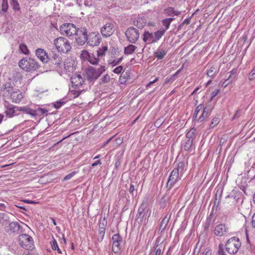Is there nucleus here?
<instances>
[{
	"label": "nucleus",
	"instance_id": "1",
	"mask_svg": "<svg viewBox=\"0 0 255 255\" xmlns=\"http://www.w3.org/2000/svg\"><path fill=\"white\" fill-rule=\"evenodd\" d=\"M16 88L15 83L11 79L4 85V95L6 98L7 100H9L6 101L5 104V114L9 117H12L15 116V106L11 104L10 103H15L16 102Z\"/></svg>",
	"mask_w": 255,
	"mask_h": 255
},
{
	"label": "nucleus",
	"instance_id": "2",
	"mask_svg": "<svg viewBox=\"0 0 255 255\" xmlns=\"http://www.w3.org/2000/svg\"><path fill=\"white\" fill-rule=\"evenodd\" d=\"M185 170V163L183 162H180L177 167L171 172L167 186L171 188L179 180L183 174Z\"/></svg>",
	"mask_w": 255,
	"mask_h": 255
},
{
	"label": "nucleus",
	"instance_id": "3",
	"mask_svg": "<svg viewBox=\"0 0 255 255\" xmlns=\"http://www.w3.org/2000/svg\"><path fill=\"white\" fill-rule=\"evenodd\" d=\"M53 44L58 52L67 53L71 49L69 41L63 37H59L55 39Z\"/></svg>",
	"mask_w": 255,
	"mask_h": 255
},
{
	"label": "nucleus",
	"instance_id": "4",
	"mask_svg": "<svg viewBox=\"0 0 255 255\" xmlns=\"http://www.w3.org/2000/svg\"><path fill=\"white\" fill-rule=\"evenodd\" d=\"M106 70L105 66H101L99 68L95 69L92 67L86 69V76L88 81L96 80Z\"/></svg>",
	"mask_w": 255,
	"mask_h": 255
},
{
	"label": "nucleus",
	"instance_id": "5",
	"mask_svg": "<svg viewBox=\"0 0 255 255\" xmlns=\"http://www.w3.org/2000/svg\"><path fill=\"white\" fill-rule=\"evenodd\" d=\"M241 246L238 238L232 237L229 239L226 244V250L230 254H235L238 252Z\"/></svg>",
	"mask_w": 255,
	"mask_h": 255
},
{
	"label": "nucleus",
	"instance_id": "6",
	"mask_svg": "<svg viewBox=\"0 0 255 255\" xmlns=\"http://www.w3.org/2000/svg\"><path fill=\"white\" fill-rule=\"evenodd\" d=\"M18 242L20 246L25 250H30L34 248L32 238L26 234L19 235Z\"/></svg>",
	"mask_w": 255,
	"mask_h": 255
},
{
	"label": "nucleus",
	"instance_id": "7",
	"mask_svg": "<svg viewBox=\"0 0 255 255\" xmlns=\"http://www.w3.org/2000/svg\"><path fill=\"white\" fill-rule=\"evenodd\" d=\"M61 34L68 37L74 36L77 32L75 25L72 23H64L60 27Z\"/></svg>",
	"mask_w": 255,
	"mask_h": 255
},
{
	"label": "nucleus",
	"instance_id": "8",
	"mask_svg": "<svg viewBox=\"0 0 255 255\" xmlns=\"http://www.w3.org/2000/svg\"><path fill=\"white\" fill-rule=\"evenodd\" d=\"M74 35L76 36V41L79 45H83L87 42V31L85 27L77 29V32Z\"/></svg>",
	"mask_w": 255,
	"mask_h": 255
},
{
	"label": "nucleus",
	"instance_id": "9",
	"mask_svg": "<svg viewBox=\"0 0 255 255\" xmlns=\"http://www.w3.org/2000/svg\"><path fill=\"white\" fill-rule=\"evenodd\" d=\"M115 31L114 23L112 21L107 22L101 28V32L104 37L111 36Z\"/></svg>",
	"mask_w": 255,
	"mask_h": 255
},
{
	"label": "nucleus",
	"instance_id": "10",
	"mask_svg": "<svg viewBox=\"0 0 255 255\" xmlns=\"http://www.w3.org/2000/svg\"><path fill=\"white\" fill-rule=\"evenodd\" d=\"M63 65L67 73H73L76 69L77 62L74 58L68 57L65 60Z\"/></svg>",
	"mask_w": 255,
	"mask_h": 255
},
{
	"label": "nucleus",
	"instance_id": "11",
	"mask_svg": "<svg viewBox=\"0 0 255 255\" xmlns=\"http://www.w3.org/2000/svg\"><path fill=\"white\" fill-rule=\"evenodd\" d=\"M80 57L83 60L88 61L92 65H97L99 63V58L97 56V54L89 53L86 50L82 51Z\"/></svg>",
	"mask_w": 255,
	"mask_h": 255
},
{
	"label": "nucleus",
	"instance_id": "12",
	"mask_svg": "<svg viewBox=\"0 0 255 255\" xmlns=\"http://www.w3.org/2000/svg\"><path fill=\"white\" fill-rule=\"evenodd\" d=\"M125 33L129 42L131 43H135L138 39L139 36L138 30L132 26L129 27L126 30Z\"/></svg>",
	"mask_w": 255,
	"mask_h": 255
},
{
	"label": "nucleus",
	"instance_id": "13",
	"mask_svg": "<svg viewBox=\"0 0 255 255\" xmlns=\"http://www.w3.org/2000/svg\"><path fill=\"white\" fill-rule=\"evenodd\" d=\"M72 87L76 88H84L86 81L83 76L78 74L73 75L71 78Z\"/></svg>",
	"mask_w": 255,
	"mask_h": 255
},
{
	"label": "nucleus",
	"instance_id": "14",
	"mask_svg": "<svg viewBox=\"0 0 255 255\" xmlns=\"http://www.w3.org/2000/svg\"><path fill=\"white\" fill-rule=\"evenodd\" d=\"M101 36L98 33H92L88 37L87 42L92 46H97L101 42Z\"/></svg>",
	"mask_w": 255,
	"mask_h": 255
},
{
	"label": "nucleus",
	"instance_id": "15",
	"mask_svg": "<svg viewBox=\"0 0 255 255\" xmlns=\"http://www.w3.org/2000/svg\"><path fill=\"white\" fill-rule=\"evenodd\" d=\"M228 230L229 228L225 224H220L215 227L214 233L218 237H222L227 234Z\"/></svg>",
	"mask_w": 255,
	"mask_h": 255
},
{
	"label": "nucleus",
	"instance_id": "16",
	"mask_svg": "<svg viewBox=\"0 0 255 255\" xmlns=\"http://www.w3.org/2000/svg\"><path fill=\"white\" fill-rule=\"evenodd\" d=\"M35 54L37 58L43 63H46L49 61V57L43 49H37L35 51Z\"/></svg>",
	"mask_w": 255,
	"mask_h": 255
},
{
	"label": "nucleus",
	"instance_id": "17",
	"mask_svg": "<svg viewBox=\"0 0 255 255\" xmlns=\"http://www.w3.org/2000/svg\"><path fill=\"white\" fill-rule=\"evenodd\" d=\"M49 61L51 63L57 65L58 67H60L62 64V58L59 54L52 52L49 57Z\"/></svg>",
	"mask_w": 255,
	"mask_h": 255
},
{
	"label": "nucleus",
	"instance_id": "18",
	"mask_svg": "<svg viewBox=\"0 0 255 255\" xmlns=\"http://www.w3.org/2000/svg\"><path fill=\"white\" fill-rule=\"evenodd\" d=\"M143 41L147 44H150L155 42L154 35L148 31H145L143 34Z\"/></svg>",
	"mask_w": 255,
	"mask_h": 255
},
{
	"label": "nucleus",
	"instance_id": "19",
	"mask_svg": "<svg viewBox=\"0 0 255 255\" xmlns=\"http://www.w3.org/2000/svg\"><path fill=\"white\" fill-rule=\"evenodd\" d=\"M146 23V19L144 17H138L133 21V24L138 28H143Z\"/></svg>",
	"mask_w": 255,
	"mask_h": 255
},
{
	"label": "nucleus",
	"instance_id": "20",
	"mask_svg": "<svg viewBox=\"0 0 255 255\" xmlns=\"http://www.w3.org/2000/svg\"><path fill=\"white\" fill-rule=\"evenodd\" d=\"M212 109L210 107H206L204 108L202 115L199 118L198 121L202 122L208 118L211 114Z\"/></svg>",
	"mask_w": 255,
	"mask_h": 255
},
{
	"label": "nucleus",
	"instance_id": "21",
	"mask_svg": "<svg viewBox=\"0 0 255 255\" xmlns=\"http://www.w3.org/2000/svg\"><path fill=\"white\" fill-rule=\"evenodd\" d=\"M166 53L167 51L160 47L154 52V55L158 60H161L166 55Z\"/></svg>",
	"mask_w": 255,
	"mask_h": 255
},
{
	"label": "nucleus",
	"instance_id": "22",
	"mask_svg": "<svg viewBox=\"0 0 255 255\" xmlns=\"http://www.w3.org/2000/svg\"><path fill=\"white\" fill-rule=\"evenodd\" d=\"M29 63V59L23 58L19 61L18 65L21 69L26 71H28Z\"/></svg>",
	"mask_w": 255,
	"mask_h": 255
},
{
	"label": "nucleus",
	"instance_id": "23",
	"mask_svg": "<svg viewBox=\"0 0 255 255\" xmlns=\"http://www.w3.org/2000/svg\"><path fill=\"white\" fill-rule=\"evenodd\" d=\"M28 71H34L38 68L39 64L36 61L32 58H29Z\"/></svg>",
	"mask_w": 255,
	"mask_h": 255
},
{
	"label": "nucleus",
	"instance_id": "24",
	"mask_svg": "<svg viewBox=\"0 0 255 255\" xmlns=\"http://www.w3.org/2000/svg\"><path fill=\"white\" fill-rule=\"evenodd\" d=\"M28 227L25 224L19 221V222H17V232L19 233H23L25 232L26 230H28ZM18 234V233H17Z\"/></svg>",
	"mask_w": 255,
	"mask_h": 255
},
{
	"label": "nucleus",
	"instance_id": "25",
	"mask_svg": "<svg viewBox=\"0 0 255 255\" xmlns=\"http://www.w3.org/2000/svg\"><path fill=\"white\" fill-rule=\"evenodd\" d=\"M108 51V47L107 46H103L99 48L97 51V56L99 58L103 57L106 54V52Z\"/></svg>",
	"mask_w": 255,
	"mask_h": 255
},
{
	"label": "nucleus",
	"instance_id": "26",
	"mask_svg": "<svg viewBox=\"0 0 255 255\" xmlns=\"http://www.w3.org/2000/svg\"><path fill=\"white\" fill-rule=\"evenodd\" d=\"M170 217H168L167 215L165 216L162 220L159 230H161V232H163L166 228L169 221Z\"/></svg>",
	"mask_w": 255,
	"mask_h": 255
},
{
	"label": "nucleus",
	"instance_id": "27",
	"mask_svg": "<svg viewBox=\"0 0 255 255\" xmlns=\"http://www.w3.org/2000/svg\"><path fill=\"white\" fill-rule=\"evenodd\" d=\"M47 112L46 110L38 108L36 110H31V115L32 116H42Z\"/></svg>",
	"mask_w": 255,
	"mask_h": 255
},
{
	"label": "nucleus",
	"instance_id": "28",
	"mask_svg": "<svg viewBox=\"0 0 255 255\" xmlns=\"http://www.w3.org/2000/svg\"><path fill=\"white\" fill-rule=\"evenodd\" d=\"M193 139H187L184 144L183 148L186 151H191L193 148Z\"/></svg>",
	"mask_w": 255,
	"mask_h": 255
},
{
	"label": "nucleus",
	"instance_id": "29",
	"mask_svg": "<svg viewBox=\"0 0 255 255\" xmlns=\"http://www.w3.org/2000/svg\"><path fill=\"white\" fill-rule=\"evenodd\" d=\"M19 51L21 53L25 55H29L30 51L28 50L27 46L24 44H20L19 46Z\"/></svg>",
	"mask_w": 255,
	"mask_h": 255
},
{
	"label": "nucleus",
	"instance_id": "30",
	"mask_svg": "<svg viewBox=\"0 0 255 255\" xmlns=\"http://www.w3.org/2000/svg\"><path fill=\"white\" fill-rule=\"evenodd\" d=\"M144 216V209L142 208H139L138 210V213L136 215V220L138 222H142Z\"/></svg>",
	"mask_w": 255,
	"mask_h": 255
},
{
	"label": "nucleus",
	"instance_id": "31",
	"mask_svg": "<svg viewBox=\"0 0 255 255\" xmlns=\"http://www.w3.org/2000/svg\"><path fill=\"white\" fill-rule=\"evenodd\" d=\"M105 228L104 227H99L98 233L99 236L98 237V240L99 242H102L104 239L105 233Z\"/></svg>",
	"mask_w": 255,
	"mask_h": 255
},
{
	"label": "nucleus",
	"instance_id": "32",
	"mask_svg": "<svg viewBox=\"0 0 255 255\" xmlns=\"http://www.w3.org/2000/svg\"><path fill=\"white\" fill-rule=\"evenodd\" d=\"M136 47L133 45L130 44L126 47L125 48V53L126 54H132L136 49Z\"/></svg>",
	"mask_w": 255,
	"mask_h": 255
},
{
	"label": "nucleus",
	"instance_id": "33",
	"mask_svg": "<svg viewBox=\"0 0 255 255\" xmlns=\"http://www.w3.org/2000/svg\"><path fill=\"white\" fill-rule=\"evenodd\" d=\"M217 73V70L215 66H212L207 71V74L209 77L214 78Z\"/></svg>",
	"mask_w": 255,
	"mask_h": 255
},
{
	"label": "nucleus",
	"instance_id": "34",
	"mask_svg": "<svg viewBox=\"0 0 255 255\" xmlns=\"http://www.w3.org/2000/svg\"><path fill=\"white\" fill-rule=\"evenodd\" d=\"M121 242H113V252L117 254L120 253L121 247L120 244Z\"/></svg>",
	"mask_w": 255,
	"mask_h": 255
},
{
	"label": "nucleus",
	"instance_id": "35",
	"mask_svg": "<svg viewBox=\"0 0 255 255\" xmlns=\"http://www.w3.org/2000/svg\"><path fill=\"white\" fill-rule=\"evenodd\" d=\"M165 30L162 29L156 31L154 33V39L155 41L159 40V39L164 35Z\"/></svg>",
	"mask_w": 255,
	"mask_h": 255
},
{
	"label": "nucleus",
	"instance_id": "36",
	"mask_svg": "<svg viewBox=\"0 0 255 255\" xmlns=\"http://www.w3.org/2000/svg\"><path fill=\"white\" fill-rule=\"evenodd\" d=\"M31 109H29L27 107H17V111L23 112L26 114H29L31 115Z\"/></svg>",
	"mask_w": 255,
	"mask_h": 255
},
{
	"label": "nucleus",
	"instance_id": "37",
	"mask_svg": "<svg viewBox=\"0 0 255 255\" xmlns=\"http://www.w3.org/2000/svg\"><path fill=\"white\" fill-rule=\"evenodd\" d=\"M196 129L194 128H191L187 133H186V137L188 139H193V136L195 134Z\"/></svg>",
	"mask_w": 255,
	"mask_h": 255
},
{
	"label": "nucleus",
	"instance_id": "38",
	"mask_svg": "<svg viewBox=\"0 0 255 255\" xmlns=\"http://www.w3.org/2000/svg\"><path fill=\"white\" fill-rule=\"evenodd\" d=\"M77 89V90H73L71 91V93L74 95V98L77 97L82 92L85 91V89L84 88L82 89Z\"/></svg>",
	"mask_w": 255,
	"mask_h": 255
},
{
	"label": "nucleus",
	"instance_id": "39",
	"mask_svg": "<svg viewBox=\"0 0 255 255\" xmlns=\"http://www.w3.org/2000/svg\"><path fill=\"white\" fill-rule=\"evenodd\" d=\"M220 122V120L218 118H214L210 125V128H212L217 126Z\"/></svg>",
	"mask_w": 255,
	"mask_h": 255
},
{
	"label": "nucleus",
	"instance_id": "40",
	"mask_svg": "<svg viewBox=\"0 0 255 255\" xmlns=\"http://www.w3.org/2000/svg\"><path fill=\"white\" fill-rule=\"evenodd\" d=\"M110 77L108 74L104 75L101 79L100 81V84H104L105 83H108L110 81Z\"/></svg>",
	"mask_w": 255,
	"mask_h": 255
},
{
	"label": "nucleus",
	"instance_id": "41",
	"mask_svg": "<svg viewBox=\"0 0 255 255\" xmlns=\"http://www.w3.org/2000/svg\"><path fill=\"white\" fill-rule=\"evenodd\" d=\"M112 240L113 242H121L122 241V238L119 234H116L113 236Z\"/></svg>",
	"mask_w": 255,
	"mask_h": 255
},
{
	"label": "nucleus",
	"instance_id": "42",
	"mask_svg": "<svg viewBox=\"0 0 255 255\" xmlns=\"http://www.w3.org/2000/svg\"><path fill=\"white\" fill-rule=\"evenodd\" d=\"M25 93L19 90L17 91V101H20L23 98Z\"/></svg>",
	"mask_w": 255,
	"mask_h": 255
},
{
	"label": "nucleus",
	"instance_id": "43",
	"mask_svg": "<svg viewBox=\"0 0 255 255\" xmlns=\"http://www.w3.org/2000/svg\"><path fill=\"white\" fill-rule=\"evenodd\" d=\"M218 255H226L225 252L224 251L223 245L222 244H220L219 245V250L218 251Z\"/></svg>",
	"mask_w": 255,
	"mask_h": 255
},
{
	"label": "nucleus",
	"instance_id": "44",
	"mask_svg": "<svg viewBox=\"0 0 255 255\" xmlns=\"http://www.w3.org/2000/svg\"><path fill=\"white\" fill-rule=\"evenodd\" d=\"M50 244H51V248L53 250L55 251L58 248L57 243L54 239H53V241H51Z\"/></svg>",
	"mask_w": 255,
	"mask_h": 255
},
{
	"label": "nucleus",
	"instance_id": "45",
	"mask_svg": "<svg viewBox=\"0 0 255 255\" xmlns=\"http://www.w3.org/2000/svg\"><path fill=\"white\" fill-rule=\"evenodd\" d=\"M76 173V171H73L70 174L67 175L63 179V181L68 180L71 179Z\"/></svg>",
	"mask_w": 255,
	"mask_h": 255
},
{
	"label": "nucleus",
	"instance_id": "46",
	"mask_svg": "<svg viewBox=\"0 0 255 255\" xmlns=\"http://www.w3.org/2000/svg\"><path fill=\"white\" fill-rule=\"evenodd\" d=\"M123 59V57H122L119 59H118L117 60H115L113 62L110 63V64H112L113 66H115L117 65H118L119 63H120L122 61Z\"/></svg>",
	"mask_w": 255,
	"mask_h": 255
},
{
	"label": "nucleus",
	"instance_id": "47",
	"mask_svg": "<svg viewBox=\"0 0 255 255\" xmlns=\"http://www.w3.org/2000/svg\"><path fill=\"white\" fill-rule=\"evenodd\" d=\"M162 24L164 26H165V31L168 29L169 28V26L170 25V21H169V19H167L166 18V19H164L162 20Z\"/></svg>",
	"mask_w": 255,
	"mask_h": 255
},
{
	"label": "nucleus",
	"instance_id": "48",
	"mask_svg": "<svg viewBox=\"0 0 255 255\" xmlns=\"http://www.w3.org/2000/svg\"><path fill=\"white\" fill-rule=\"evenodd\" d=\"M123 70V67L122 66H118V67H116V68H115L113 70V72L116 74H120L121 73V72Z\"/></svg>",
	"mask_w": 255,
	"mask_h": 255
},
{
	"label": "nucleus",
	"instance_id": "49",
	"mask_svg": "<svg viewBox=\"0 0 255 255\" xmlns=\"http://www.w3.org/2000/svg\"><path fill=\"white\" fill-rule=\"evenodd\" d=\"M237 73V69H234L230 72V75L228 77L229 79L230 78L234 77V78L236 77V76Z\"/></svg>",
	"mask_w": 255,
	"mask_h": 255
},
{
	"label": "nucleus",
	"instance_id": "50",
	"mask_svg": "<svg viewBox=\"0 0 255 255\" xmlns=\"http://www.w3.org/2000/svg\"><path fill=\"white\" fill-rule=\"evenodd\" d=\"M249 78L250 80H252L255 79V66L254 67L253 70L250 72Z\"/></svg>",
	"mask_w": 255,
	"mask_h": 255
},
{
	"label": "nucleus",
	"instance_id": "51",
	"mask_svg": "<svg viewBox=\"0 0 255 255\" xmlns=\"http://www.w3.org/2000/svg\"><path fill=\"white\" fill-rule=\"evenodd\" d=\"M212 250L210 249L206 248L204 250L202 255H211Z\"/></svg>",
	"mask_w": 255,
	"mask_h": 255
},
{
	"label": "nucleus",
	"instance_id": "52",
	"mask_svg": "<svg viewBox=\"0 0 255 255\" xmlns=\"http://www.w3.org/2000/svg\"><path fill=\"white\" fill-rule=\"evenodd\" d=\"M63 104V102H57L54 104V106L56 109H59Z\"/></svg>",
	"mask_w": 255,
	"mask_h": 255
},
{
	"label": "nucleus",
	"instance_id": "53",
	"mask_svg": "<svg viewBox=\"0 0 255 255\" xmlns=\"http://www.w3.org/2000/svg\"><path fill=\"white\" fill-rule=\"evenodd\" d=\"M240 116H241V111H240V110H237L236 112V113H235V115H234V117L233 118V120H235V119L238 118Z\"/></svg>",
	"mask_w": 255,
	"mask_h": 255
},
{
	"label": "nucleus",
	"instance_id": "54",
	"mask_svg": "<svg viewBox=\"0 0 255 255\" xmlns=\"http://www.w3.org/2000/svg\"><path fill=\"white\" fill-rule=\"evenodd\" d=\"M220 92V90L219 89H216L215 90V91H214L213 92H212L211 93V95H212V97H211V99H213L215 97H216V96Z\"/></svg>",
	"mask_w": 255,
	"mask_h": 255
},
{
	"label": "nucleus",
	"instance_id": "55",
	"mask_svg": "<svg viewBox=\"0 0 255 255\" xmlns=\"http://www.w3.org/2000/svg\"><path fill=\"white\" fill-rule=\"evenodd\" d=\"M202 107V105H200L199 106H198L196 108V109H195V112H194V115H195L196 114L195 116L196 117V116H197V114H198V113H199V112L201 110Z\"/></svg>",
	"mask_w": 255,
	"mask_h": 255
},
{
	"label": "nucleus",
	"instance_id": "56",
	"mask_svg": "<svg viewBox=\"0 0 255 255\" xmlns=\"http://www.w3.org/2000/svg\"><path fill=\"white\" fill-rule=\"evenodd\" d=\"M134 189H135V188H134V185L132 183H131L130 184V187H129V192L131 194H133V192L134 190Z\"/></svg>",
	"mask_w": 255,
	"mask_h": 255
},
{
	"label": "nucleus",
	"instance_id": "57",
	"mask_svg": "<svg viewBox=\"0 0 255 255\" xmlns=\"http://www.w3.org/2000/svg\"><path fill=\"white\" fill-rule=\"evenodd\" d=\"M157 80H158V78H156L153 81H150V82H149V83L146 86V88H148V87L150 86V85L155 83L156 81H157Z\"/></svg>",
	"mask_w": 255,
	"mask_h": 255
},
{
	"label": "nucleus",
	"instance_id": "58",
	"mask_svg": "<svg viewBox=\"0 0 255 255\" xmlns=\"http://www.w3.org/2000/svg\"><path fill=\"white\" fill-rule=\"evenodd\" d=\"M102 163L101 162V161L99 160H97V161L95 162L94 163H93L92 164V167H95L97 165H98V164H101Z\"/></svg>",
	"mask_w": 255,
	"mask_h": 255
},
{
	"label": "nucleus",
	"instance_id": "59",
	"mask_svg": "<svg viewBox=\"0 0 255 255\" xmlns=\"http://www.w3.org/2000/svg\"><path fill=\"white\" fill-rule=\"evenodd\" d=\"M252 226L253 227L255 228V213L254 214L253 217H252Z\"/></svg>",
	"mask_w": 255,
	"mask_h": 255
},
{
	"label": "nucleus",
	"instance_id": "60",
	"mask_svg": "<svg viewBox=\"0 0 255 255\" xmlns=\"http://www.w3.org/2000/svg\"><path fill=\"white\" fill-rule=\"evenodd\" d=\"M161 254V250L160 249H156L155 255H160Z\"/></svg>",
	"mask_w": 255,
	"mask_h": 255
},
{
	"label": "nucleus",
	"instance_id": "61",
	"mask_svg": "<svg viewBox=\"0 0 255 255\" xmlns=\"http://www.w3.org/2000/svg\"><path fill=\"white\" fill-rule=\"evenodd\" d=\"M22 255H37L36 254H32L31 253H30L29 252H25Z\"/></svg>",
	"mask_w": 255,
	"mask_h": 255
},
{
	"label": "nucleus",
	"instance_id": "62",
	"mask_svg": "<svg viewBox=\"0 0 255 255\" xmlns=\"http://www.w3.org/2000/svg\"><path fill=\"white\" fill-rule=\"evenodd\" d=\"M219 203V200L218 201V200H217V194H216L215 201H214V204H217V205H218Z\"/></svg>",
	"mask_w": 255,
	"mask_h": 255
},
{
	"label": "nucleus",
	"instance_id": "63",
	"mask_svg": "<svg viewBox=\"0 0 255 255\" xmlns=\"http://www.w3.org/2000/svg\"><path fill=\"white\" fill-rule=\"evenodd\" d=\"M22 201L24 202L27 203H29V204H32V203H34L33 201H31V200H23Z\"/></svg>",
	"mask_w": 255,
	"mask_h": 255
},
{
	"label": "nucleus",
	"instance_id": "64",
	"mask_svg": "<svg viewBox=\"0 0 255 255\" xmlns=\"http://www.w3.org/2000/svg\"><path fill=\"white\" fill-rule=\"evenodd\" d=\"M5 208V205L2 203H0V210H3Z\"/></svg>",
	"mask_w": 255,
	"mask_h": 255
}]
</instances>
